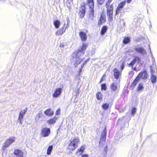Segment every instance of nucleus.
Here are the masks:
<instances>
[{"instance_id": "f257e3e1", "label": "nucleus", "mask_w": 157, "mask_h": 157, "mask_svg": "<svg viewBox=\"0 0 157 157\" xmlns=\"http://www.w3.org/2000/svg\"><path fill=\"white\" fill-rule=\"evenodd\" d=\"M88 45V43H83L82 46L79 48L76 52L72 54V59L73 61H76V64H77V65L80 64L82 61V60L80 59V57L84 54Z\"/></svg>"}, {"instance_id": "f03ea898", "label": "nucleus", "mask_w": 157, "mask_h": 157, "mask_svg": "<svg viewBox=\"0 0 157 157\" xmlns=\"http://www.w3.org/2000/svg\"><path fill=\"white\" fill-rule=\"evenodd\" d=\"M147 77L148 75L146 70L140 72L135 79L133 80L131 85V88L132 90H133L134 89L137 83L140 80V78L142 79L145 80L147 78Z\"/></svg>"}, {"instance_id": "7ed1b4c3", "label": "nucleus", "mask_w": 157, "mask_h": 157, "mask_svg": "<svg viewBox=\"0 0 157 157\" xmlns=\"http://www.w3.org/2000/svg\"><path fill=\"white\" fill-rule=\"evenodd\" d=\"M67 24L66 25V23H64L63 27L61 29L58 30L56 32V34L57 35H62L65 32L66 29L69 27V24L70 22V20L68 17L66 18Z\"/></svg>"}, {"instance_id": "20e7f679", "label": "nucleus", "mask_w": 157, "mask_h": 157, "mask_svg": "<svg viewBox=\"0 0 157 157\" xmlns=\"http://www.w3.org/2000/svg\"><path fill=\"white\" fill-rule=\"evenodd\" d=\"M134 49L136 52L140 54L143 56H144L147 53L145 50L140 45L135 46Z\"/></svg>"}, {"instance_id": "39448f33", "label": "nucleus", "mask_w": 157, "mask_h": 157, "mask_svg": "<svg viewBox=\"0 0 157 157\" xmlns=\"http://www.w3.org/2000/svg\"><path fill=\"white\" fill-rule=\"evenodd\" d=\"M15 137H10L4 143V145L2 147V149L5 150L6 148L8 147L13 143L15 141Z\"/></svg>"}, {"instance_id": "423d86ee", "label": "nucleus", "mask_w": 157, "mask_h": 157, "mask_svg": "<svg viewBox=\"0 0 157 157\" xmlns=\"http://www.w3.org/2000/svg\"><path fill=\"white\" fill-rule=\"evenodd\" d=\"M126 3V0L121 2L118 5L116 10V14H118L121 13V11L123 8Z\"/></svg>"}, {"instance_id": "0eeeda50", "label": "nucleus", "mask_w": 157, "mask_h": 157, "mask_svg": "<svg viewBox=\"0 0 157 157\" xmlns=\"http://www.w3.org/2000/svg\"><path fill=\"white\" fill-rule=\"evenodd\" d=\"M50 129L48 128H44L41 130V136L43 137L48 136L50 134Z\"/></svg>"}, {"instance_id": "6e6552de", "label": "nucleus", "mask_w": 157, "mask_h": 157, "mask_svg": "<svg viewBox=\"0 0 157 157\" xmlns=\"http://www.w3.org/2000/svg\"><path fill=\"white\" fill-rule=\"evenodd\" d=\"M137 62L139 64H141V59L140 57L137 56H135L134 59L131 61L129 64V67H133L134 65L136 62Z\"/></svg>"}, {"instance_id": "1a4fd4ad", "label": "nucleus", "mask_w": 157, "mask_h": 157, "mask_svg": "<svg viewBox=\"0 0 157 157\" xmlns=\"http://www.w3.org/2000/svg\"><path fill=\"white\" fill-rule=\"evenodd\" d=\"M137 62L139 64H141V59L140 57L137 56H135L134 59L131 61L129 64V67H133L134 65L136 62Z\"/></svg>"}, {"instance_id": "9d476101", "label": "nucleus", "mask_w": 157, "mask_h": 157, "mask_svg": "<svg viewBox=\"0 0 157 157\" xmlns=\"http://www.w3.org/2000/svg\"><path fill=\"white\" fill-rule=\"evenodd\" d=\"M137 62L139 64H141V59L140 57L137 56H135L134 59L131 61L129 64V67H133L134 65L136 62Z\"/></svg>"}, {"instance_id": "9b49d317", "label": "nucleus", "mask_w": 157, "mask_h": 157, "mask_svg": "<svg viewBox=\"0 0 157 157\" xmlns=\"http://www.w3.org/2000/svg\"><path fill=\"white\" fill-rule=\"evenodd\" d=\"M86 7L84 5H81L80 9L79 12L80 18H82L85 16L86 13Z\"/></svg>"}, {"instance_id": "f8f14e48", "label": "nucleus", "mask_w": 157, "mask_h": 157, "mask_svg": "<svg viewBox=\"0 0 157 157\" xmlns=\"http://www.w3.org/2000/svg\"><path fill=\"white\" fill-rule=\"evenodd\" d=\"M62 92V89L61 88H56L54 93L53 96L54 98H57L61 94Z\"/></svg>"}, {"instance_id": "ddd939ff", "label": "nucleus", "mask_w": 157, "mask_h": 157, "mask_svg": "<svg viewBox=\"0 0 157 157\" xmlns=\"http://www.w3.org/2000/svg\"><path fill=\"white\" fill-rule=\"evenodd\" d=\"M106 127H105L101 134V138L99 143H101V141L105 142L106 139V136L107 134L106 131Z\"/></svg>"}, {"instance_id": "4468645a", "label": "nucleus", "mask_w": 157, "mask_h": 157, "mask_svg": "<svg viewBox=\"0 0 157 157\" xmlns=\"http://www.w3.org/2000/svg\"><path fill=\"white\" fill-rule=\"evenodd\" d=\"M79 140L78 137L74 138L73 139L71 140L70 143L71 144L74 145L76 147H78V143L79 142Z\"/></svg>"}, {"instance_id": "2eb2a0df", "label": "nucleus", "mask_w": 157, "mask_h": 157, "mask_svg": "<svg viewBox=\"0 0 157 157\" xmlns=\"http://www.w3.org/2000/svg\"><path fill=\"white\" fill-rule=\"evenodd\" d=\"M79 35L82 41H85L86 40L87 37L86 33L82 31L80 32L79 33Z\"/></svg>"}, {"instance_id": "dca6fc26", "label": "nucleus", "mask_w": 157, "mask_h": 157, "mask_svg": "<svg viewBox=\"0 0 157 157\" xmlns=\"http://www.w3.org/2000/svg\"><path fill=\"white\" fill-rule=\"evenodd\" d=\"M27 110V108H26L24 110H21L19 114L18 120L23 119L24 116H25L26 112Z\"/></svg>"}, {"instance_id": "f3484780", "label": "nucleus", "mask_w": 157, "mask_h": 157, "mask_svg": "<svg viewBox=\"0 0 157 157\" xmlns=\"http://www.w3.org/2000/svg\"><path fill=\"white\" fill-rule=\"evenodd\" d=\"M14 154L16 155V157H20L23 156V153L21 150L18 149H15L14 151Z\"/></svg>"}, {"instance_id": "a211bd4d", "label": "nucleus", "mask_w": 157, "mask_h": 157, "mask_svg": "<svg viewBox=\"0 0 157 157\" xmlns=\"http://www.w3.org/2000/svg\"><path fill=\"white\" fill-rule=\"evenodd\" d=\"M113 72L114 76L115 78L116 79H118L119 78V76L121 74V72L116 68L114 69Z\"/></svg>"}, {"instance_id": "6ab92c4d", "label": "nucleus", "mask_w": 157, "mask_h": 157, "mask_svg": "<svg viewBox=\"0 0 157 157\" xmlns=\"http://www.w3.org/2000/svg\"><path fill=\"white\" fill-rule=\"evenodd\" d=\"M106 20L105 17L103 14H101V16L98 21V25H101L103 23L105 22Z\"/></svg>"}, {"instance_id": "aec40b11", "label": "nucleus", "mask_w": 157, "mask_h": 157, "mask_svg": "<svg viewBox=\"0 0 157 157\" xmlns=\"http://www.w3.org/2000/svg\"><path fill=\"white\" fill-rule=\"evenodd\" d=\"M44 113L47 116H51L54 114V112L51 109H48L44 112Z\"/></svg>"}, {"instance_id": "412c9836", "label": "nucleus", "mask_w": 157, "mask_h": 157, "mask_svg": "<svg viewBox=\"0 0 157 157\" xmlns=\"http://www.w3.org/2000/svg\"><path fill=\"white\" fill-rule=\"evenodd\" d=\"M90 10H89L90 13L89 14V18L91 20H92L94 17V8H90Z\"/></svg>"}, {"instance_id": "4be33fe9", "label": "nucleus", "mask_w": 157, "mask_h": 157, "mask_svg": "<svg viewBox=\"0 0 157 157\" xmlns=\"http://www.w3.org/2000/svg\"><path fill=\"white\" fill-rule=\"evenodd\" d=\"M131 41L130 37L128 36L125 37L123 40V43L124 44H128Z\"/></svg>"}, {"instance_id": "5701e85b", "label": "nucleus", "mask_w": 157, "mask_h": 157, "mask_svg": "<svg viewBox=\"0 0 157 157\" xmlns=\"http://www.w3.org/2000/svg\"><path fill=\"white\" fill-rule=\"evenodd\" d=\"M85 147L86 146L85 145L82 146L80 148L78 149L77 152V153L79 155L82 154L85 149Z\"/></svg>"}, {"instance_id": "b1692460", "label": "nucleus", "mask_w": 157, "mask_h": 157, "mask_svg": "<svg viewBox=\"0 0 157 157\" xmlns=\"http://www.w3.org/2000/svg\"><path fill=\"white\" fill-rule=\"evenodd\" d=\"M77 147L74 145L71 144L70 143L68 146V149L69 150L70 152H71L73 150H75Z\"/></svg>"}, {"instance_id": "393cba45", "label": "nucleus", "mask_w": 157, "mask_h": 157, "mask_svg": "<svg viewBox=\"0 0 157 157\" xmlns=\"http://www.w3.org/2000/svg\"><path fill=\"white\" fill-rule=\"evenodd\" d=\"M87 5L89 6L90 8H94V0H87Z\"/></svg>"}, {"instance_id": "a878e982", "label": "nucleus", "mask_w": 157, "mask_h": 157, "mask_svg": "<svg viewBox=\"0 0 157 157\" xmlns=\"http://www.w3.org/2000/svg\"><path fill=\"white\" fill-rule=\"evenodd\" d=\"M53 24L55 27L56 29L59 28L61 24V22L59 21L58 20H55L53 22Z\"/></svg>"}, {"instance_id": "bb28decb", "label": "nucleus", "mask_w": 157, "mask_h": 157, "mask_svg": "<svg viewBox=\"0 0 157 157\" xmlns=\"http://www.w3.org/2000/svg\"><path fill=\"white\" fill-rule=\"evenodd\" d=\"M113 5H112L110 6V9L109 10V21H111L113 20L112 15L110 14V10H112L113 9Z\"/></svg>"}, {"instance_id": "cd10ccee", "label": "nucleus", "mask_w": 157, "mask_h": 157, "mask_svg": "<svg viewBox=\"0 0 157 157\" xmlns=\"http://www.w3.org/2000/svg\"><path fill=\"white\" fill-rule=\"evenodd\" d=\"M42 112L41 111H40L39 113L36 114L35 117V120L36 121H38L40 118L42 117Z\"/></svg>"}, {"instance_id": "c85d7f7f", "label": "nucleus", "mask_w": 157, "mask_h": 157, "mask_svg": "<svg viewBox=\"0 0 157 157\" xmlns=\"http://www.w3.org/2000/svg\"><path fill=\"white\" fill-rule=\"evenodd\" d=\"M110 87L112 90L113 91H114L117 90V86L115 83L113 82L111 85Z\"/></svg>"}, {"instance_id": "c756f323", "label": "nucleus", "mask_w": 157, "mask_h": 157, "mask_svg": "<svg viewBox=\"0 0 157 157\" xmlns=\"http://www.w3.org/2000/svg\"><path fill=\"white\" fill-rule=\"evenodd\" d=\"M151 80L152 83H155L157 80V77L154 75H151Z\"/></svg>"}, {"instance_id": "7c9ffc66", "label": "nucleus", "mask_w": 157, "mask_h": 157, "mask_svg": "<svg viewBox=\"0 0 157 157\" xmlns=\"http://www.w3.org/2000/svg\"><path fill=\"white\" fill-rule=\"evenodd\" d=\"M107 27L105 26H104L101 30V35H103L105 34V33L106 32L107 30Z\"/></svg>"}, {"instance_id": "2f4dec72", "label": "nucleus", "mask_w": 157, "mask_h": 157, "mask_svg": "<svg viewBox=\"0 0 157 157\" xmlns=\"http://www.w3.org/2000/svg\"><path fill=\"white\" fill-rule=\"evenodd\" d=\"M53 146L50 145L49 146L47 150V153L48 155H50L51 154V152L53 149Z\"/></svg>"}, {"instance_id": "473e14b6", "label": "nucleus", "mask_w": 157, "mask_h": 157, "mask_svg": "<svg viewBox=\"0 0 157 157\" xmlns=\"http://www.w3.org/2000/svg\"><path fill=\"white\" fill-rule=\"evenodd\" d=\"M144 87L143 86V85L142 83H140L139 84L138 87L137 88V91H139L141 90H143Z\"/></svg>"}, {"instance_id": "72a5a7b5", "label": "nucleus", "mask_w": 157, "mask_h": 157, "mask_svg": "<svg viewBox=\"0 0 157 157\" xmlns=\"http://www.w3.org/2000/svg\"><path fill=\"white\" fill-rule=\"evenodd\" d=\"M97 99L98 100H100L102 98V94L101 92H98L96 94Z\"/></svg>"}, {"instance_id": "f704fd0d", "label": "nucleus", "mask_w": 157, "mask_h": 157, "mask_svg": "<svg viewBox=\"0 0 157 157\" xmlns=\"http://www.w3.org/2000/svg\"><path fill=\"white\" fill-rule=\"evenodd\" d=\"M56 119L55 117L51 119L48 121V123L49 124H54L56 122Z\"/></svg>"}, {"instance_id": "c9c22d12", "label": "nucleus", "mask_w": 157, "mask_h": 157, "mask_svg": "<svg viewBox=\"0 0 157 157\" xmlns=\"http://www.w3.org/2000/svg\"><path fill=\"white\" fill-rule=\"evenodd\" d=\"M101 90H106L107 86L105 84H102L101 85Z\"/></svg>"}, {"instance_id": "e433bc0d", "label": "nucleus", "mask_w": 157, "mask_h": 157, "mask_svg": "<svg viewBox=\"0 0 157 157\" xmlns=\"http://www.w3.org/2000/svg\"><path fill=\"white\" fill-rule=\"evenodd\" d=\"M102 107L104 110H106L108 109V104L107 103L104 104L102 105Z\"/></svg>"}, {"instance_id": "4c0bfd02", "label": "nucleus", "mask_w": 157, "mask_h": 157, "mask_svg": "<svg viewBox=\"0 0 157 157\" xmlns=\"http://www.w3.org/2000/svg\"><path fill=\"white\" fill-rule=\"evenodd\" d=\"M136 108L135 107L132 108L131 110V114L132 115H134L136 112Z\"/></svg>"}, {"instance_id": "58836bf2", "label": "nucleus", "mask_w": 157, "mask_h": 157, "mask_svg": "<svg viewBox=\"0 0 157 157\" xmlns=\"http://www.w3.org/2000/svg\"><path fill=\"white\" fill-rule=\"evenodd\" d=\"M150 72L151 73V75H153L155 73V70L153 69V67L152 66H150Z\"/></svg>"}, {"instance_id": "ea45409f", "label": "nucleus", "mask_w": 157, "mask_h": 157, "mask_svg": "<svg viewBox=\"0 0 157 157\" xmlns=\"http://www.w3.org/2000/svg\"><path fill=\"white\" fill-rule=\"evenodd\" d=\"M107 151V146H106L104 148V151L105 155H106Z\"/></svg>"}, {"instance_id": "a19ab883", "label": "nucleus", "mask_w": 157, "mask_h": 157, "mask_svg": "<svg viewBox=\"0 0 157 157\" xmlns=\"http://www.w3.org/2000/svg\"><path fill=\"white\" fill-rule=\"evenodd\" d=\"M105 75H103L102 77L101 78L100 81L99 82V83H101L102 81L105 79Z\"/></svg>"}, {"instance_id": "79ce46f5", "label": "nucleus", "mask_w": 157, "mask_h": 157, "mask_svg": "<svg viewBox=\"0 0 157 157\" xmlns=\"http://www.w3.org/2000/svg\"><path fill=\"white\" fill-rule=\"evenodd\" d=\"M104 0H97L98 3L100 5L102 4L104 2Z\"/></svg>"}, {"instance_id": "37998d69", "label": "nucleus", "mask_w": 157, "mask_h": 157, "mask_svg": "<svg viewBox=\"0 0 157 157\" xmlns=\"http://www.w3.org/2000/svg\"><path fill=\"white\" fill-rule=\"evenodd\" d=\"M124 65L123 63H122L121 66V70L122 71V70L124 69Z\"/></svg>"}, {"instance_id": "c03bdc74", "label": "nucleus", "mask_w": 157, "mask_h": 157, "mask_svg": "<svg viewBox=\"0 0 157 157\" xmlns=\"http://www.w3.org/2000/svg\"><path fill=\"white\" fill-rule=\"evenodd\" d=\"M60 112V109L59 108L56 111V114L57 115H58Z\"/></svg>"}, {"instance_id": "a18cd8bd", "label": "nucleus", "mask_w": 157, "mask_h": 157, "mask_svg": "<svg viewBox=\"0 0 157 157\" xmlns=\"http://www.w3.org/2000/svg\"><path fill=\"white\" fill-rule=\"evenodd\" d=\"M109 25L110 26V29H111V30L113 29V24L112 23L110 24Z\"/></svg>"}, {"instance_id": "49530a36", "label": "nucleus", "mask_w": 157, "mask_h": 157, "mask_svg": "<svg viewBox=\"0 0 157 157\" xmlns=\"http://www.w3.org/2000/svg\"><path fill=\"white\" fill-rule=\"evenodd\" d=\"M108 2L106 3V7L107 8V10H106L107 14L108 15Z\"/></svg>"}, {"instance_id": "de8ad7c7", "label": "nucleus", "mask_w": 157, "mask_h": 157, "mask_svg": "<svg viewBox=\"0 0 157 157\" xmlns=\"http://www.w3.org/2000/svg\"><path fill=\"white\" fill-rule=\"evenodd\" d=\"M109 150V151H110L111 152H113L115 150L114 148V147H112Z\"/></svg>"}, {"instance_id": "09e8293b", "label": "nucleus", "mask_w": 157, "mask_h": 157, "mask_svg": "<svg viewBox=\"0 0 157 157\" xmlns=\"http://www.w3.org/2000/svg\"><path fill=\"white\" fill-rule=\"evenodd\" d=\"M64 46V44L63 43H61L60 45V47L63 48Z\"/></svg>"}, {"instance_id": "8fccbe9b", "label": "nucleus", "mask_w": 157, "mask_h": 157, "mask_svg": "<svg viewBox=\"0 0 157 157\" xmlns=\"http://www.w3.org/2000/svg\"><path fill=\"white\" fill-rule=\"evenodd\" d=\"M88 155L87 154H83L82 155L81 157H88Z\"/></svg>"}, {"instance_id": "3c124183", "label": "nucleus", "mask_w": 157, "mask_h": 157, "mask_svg": "<svg viewBox=\"0 0 157 157\" xmlns=\"http://www.w3.org/2000/svg\"><path fill=\"white\" fill-rule=\"evenodd\" d=\"M79 89H78L76 91V95H77V94H78V95L79 94Z\"/></svg>"}, {"instance_id": "603ef678", "label": "nucleus", "mask_w": 157, "mask_h": 157, "mask_svg": "<svg viewBox=\"0 0 157 157\" xmlns=\"http://www.w3.org/2000/svg\"><path fill=\"white\" fill-rule=\"evenodd\" d=\"M22 119H21V120H18V121H19V123H20V124H22Z\"/></svg>"}, {"instance_id": "864d4df0", "label": "nucleus", "mask_w": 157, "mask_h": 157, "mask_svg": "<svg viewBox=\"0 0 157 157\" xmlns=\"http://www.w3.org/2000/svg\"><path fill=\"white\" fill-rule=\"evenodd\" d=\"M132 0H127V2L128 3H129L131 2Z\"/></svg>"}, {"instance_id": "5fc2aeb1", "label": "nucleus", "mask_w": 157, "mask_h": 157, "mask_svg": "<svg viewBox=\"0 0 157 157\" xmlns=\"http://www.w3.org/2000/svg\"><path fill=\"white\" fill-rule=\"evenodd\" d=\"M82 68H80L79 71V74H80L82 71Z\"/></svg>"}, {"instance_id": "6e6d98bb", "label": "nucleus", "mask_w": 157, "mask_h": 157, "mask_svg": "<svg viewBox=\"0 0 157 157\" xmlns=\"http://www.w3.org/2000/svg\"><path fill=\"white\" fill-rule=\"evenodd\" d=\"M85 63H83V64H82V66H81L82 67H81V68H82L83 67H84V65H85Z\"/></svg>"}, {"instance_id": "4d7b16f0", "label": "nucleus", "mask_w": 157, "mask_h": 157, "mask_svg": "<svg viewBox=\"0 0 157 157\" xmlns=\"http://www.w3.org/2000/svg\"><path fill=\"white\" fill-rule=\"evenodd\" d=\"M89 60L88 59L86 60L84 62V63H85L86 64V63L87 62H88V60Z\"/></svg>"}, {"instance_id": "13d9d810", "label": "nucleus", "mask_w": 157, "mask_h": 157, "mask_svg": "<svg viewBox=\"0 0 157 157\" xmlns=\"http://www.w3.org/2000/svg\"><path fill=\"white\" fill-rule=\"evenodd\" d=\"M133 70H134V71L136 70V67H133Z\"/></svg>"}, {"instance_id": "bf43d9fd", "label": "nucleus", "mask_w": 157, "mask_h": 157, "mask_svg": "<svg viewBox=\"0 0 157 157\" xmlns=\"http://www.w3.org/2000/svg\"><path fill=\"white\" fill-rule=\"evenodd\" d=\"M112 0H109V4L110 3Z\"/></svg>"}, {"instance_id": "052dcab7", "label": "nucleus", "mask_w": 157, "mask_h": 157, "mask_svg": "<svg viewBox=\"0 0 157 157\" xmlns=\"http://www.w3.org/2000/svg\"><path fill=\"white\" fill-rule=\"evenodd\" d=\"M150 52H151V48H150Z\"/></svg>"}, {"instance_id": "680f3d73", "label": "nucleus", "mask_w": 157, "mask_h": 157, "mask_svg": "<svg viewBox=\"0 0 157 157\" xmlns=\"http://www.w3.org/2000/svg\"><path fill=\"white\" fill-rule=\"evenodd\" d=\"M131 73H134V72H133V71H131Z\"/></svg>"}, {"instance_id": "e2e57ef3", "label": "nucleus", "mask_w": 157, "mask_h": 157, "mask_svg": "<svg viewBox=\"0 0 157 157\" xmlns=\"http://www.w3.org/2000/svg\"><path fill=\"white\" fill-rule=\"evenodd\" d=\"M108 105H109V103Z\"/></svg>"}]
</instances>
